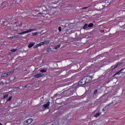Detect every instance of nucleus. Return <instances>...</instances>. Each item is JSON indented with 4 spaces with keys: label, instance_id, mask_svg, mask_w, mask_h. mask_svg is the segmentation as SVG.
<instances>
[{
    "label": "nucleus",
    "instance_id": "obj_11",
    "mask_svg": "<svg viewBox=\"0 0 125 125\" xmlns=\"http://www.w3.org/2000/svg\"><path fill=\"white\" fill-rule=\"evenodd\" d=\"M122 65V63L120 62L117 65H116L113 69V70H114V69H116V68H118V67H120Z\"/></svg>",
    "mask_w": 125,
    "mask_h": 125
},
{
    "label": "nucleus",
    "instance_id": "obj_3",
    "mask_svg": "<svg viewBox=\"0 0 125 125\" xmlns=\"http://www.w3.org/2000/svg\"><path fill=\"white\" fill-rule=\"evenodd\" d=\"M68 123H69V119L64 117L61 119L60 125H61V124H68Z\"/></svg>",
    "mask_w": 125,
    "mask_h": 125
},
{
    "label": "nucleus",
    "instance_id": "obj_7",
    "mask_svg": "<svg viewBox=\"0 0 125 125\" xmlns=\"http://www.w3.org/2000/svg\"><path fill=\"white\" fill-rule=\"evenodd\" d=\"M33 122V119H28L26 121V123L27 124V125H30V124H31V123Z\"/></svg>",
    "mask_w": 125,
    "mask_h": 125
},
{
    "label": "nucleus",
    "instance_id": "obj_9",
    "mask_svg": "<svg viewBox=\"0 0 125 125\" xmlns=\"http://www.w3.org/2000/svg\"><path fill=\"white\" fill-rule=\"evenodd\" d=\"M41 32H34L32 33V36H37V35H38V34H41Z\"/></svg>",
    "mask_w": 125,
    "mask_h": 125
},
{
    "label": "nucleus",
    "instance_id": "obj_6",
    "mask_svg": "<svg viewBox=\"0 0 125 125\" xmlns=\"http://www.w3.org/2000/svg\"><path fill=\"white\" fill-rule=\"evenodd\" d=\"M60 124V122H59V120L57 119L55 120L51 125H59Z\"/></svg>",
    "mask_w": 125,
    "mask_h": 125
},
{
    "label": "nucleus",
    "instance_id": "obj_13",
    "mask_svg": "<svg viewBox=\"0 0 125 125\" xmlns=\"http://www.w3.org/2000/svg\"><path fill=\"white\" fill-rule=\"evenodd\" d=\"M61 46V44L56 45V46L54 47V49H58V48H59Z\"/></svg>",
    "mask_w": 125,
    "mask_h": 125
},
{
    "label": "nucleus",
    "instance_id": "obj_31",
    "mask_svg": "<svg viewBox=\"0 0 125 125\" xmlns=\"http://www.w3.org/2000/svg\"><path fill=\"white\" fill-rule=\"evenodd\" d=\"M29 85H25V87L26 88V87H28V86Z\"/></svg>",
    "mask_w": 125,
    "mask_h": 125
},
{
    "label": "nucleus",
    "instance_id": "obj_33",
    "mask_svg": "<svg viewBox=\"0 0 125 125\" xmlns=\"http://www.w3.org/2000/svg\"><path fill=\"white\" fill-rule=\"evenodd\" d=\"M8 25H9V24H7V26H8Z\"/></svg>",
    "mask_w": 125,
    "mask_h": 125
},
{
    "label": "nucleus",
    "instance_id": "obj_30",
    "mask_svg": "<svg viewBox=\"0 0 125 125\" xmlns=\"http://www.w3.org/2000/svg\"><path fill=\"white\" fill-rule=\"evenodd\" d=\"M87 8H88V7H84L82 8V9H86Z\"/></svg>",
    "mask_w": 125,
    "mask_h": 125
},
{
    "label": "nucleus",
    "instance_id": "obj_10",
    "mask_svg": "<svg viewBox=\"0 0 125 125\" xmlns=\"http://www.w3.org/2000/svg\"><path fill=\"white\" fill-rule=\"evenodd\" d=\"M124 69H121L120 71L116 72L114 75V77H115V76H117V75H120V74H121V72H122V71H123Z\"/></svg>",
    "mask_w": 125,
    "mask_h": 125
},
{
    "label": "nucleus",
    "instance_id": "obj_1",
    "mask_svg": "<svg viewBox=\"0 0 125 125\" xmlns=\"http://www.w3.org/2000/svg\"><path fill=\"white\" fill-rule=\"evenodd\" d=\"M49 105H50V102H48L44 104L43 105L41 106L40 109V111H44V109H49Z\"/></svg>",
    "mask_w": 125,
    "mask_h": 125
},
{
    "label": "nucleus",
    "instance_id": "obj_26",
    "mask_svg": "<svg viewBox=\"0 0 125 125\" xmlns=\"http://www.w3.org/2000/svg\"><path fill=\"white\" fill-rule=\"evenodd\" d=\"M8 97V94H5L4 97L3 98H7Z\"/></svg>",
    "mask_w": 125,
    "mask_h": 125
},
{
    "label": "nucleus",
    "instance_id": "obj_19",
    "mask_svg": "<svg viewBox=\"0 0 125 125\" xmlns=\"http://www.w3.org/2000/svg\"><path fill=\"white\" fill-rule=\"evenodd\" d=\"M87 27H88V25H87V24H85L83 26V29H87Z\"/></svg>",
    "mask_w": 125,
    "mask_h": 125
},
{
    "label": "nucleus",
    "instance_id": "obj_17",
    "mask_svg": "<svg viewBox=\"0 0 125 125\" xmlns=\"http://www.w3.org/2000/svg\"><path fill=\"white\" fill-rule=\"evenodd\" d=\"M47 70L46 69H42L41 70H40L41 73H46Z\"/></svg>",
    "mask_w": 125,
    "mask_h": 125
},
{
    "label": "nucleus",
    "instance_id": "obj_28",
    "mask_svg": "<svg viewBox=\"0 0 125 125\" xmlns=\"http://www.w3.org/2000/svg\"><path fill=\"white\" fill-rule=\"evenodd\" d=\"M103 110V111H106V110H107V106H106L105 107H104Z\"/></svg>",
    "mask_w": 125,
    "mask_h": 125
},
{
    "label": "nucleus",
    "instance_id": "obj_8",
    "mask_svg": "<svg viewBox=\"0 0 125 125\" xmlns=\"http://www.w3.org/2000/svg\"><path fill=\"white\" fill-rule=\"evenodd\" d=\"M43 76V74H38L34 75L35 78H41V77H42Z\"/></svg>",
    "mask_w": 125,
    "mask_h": 125
},
{
    "label": "nucleus",
    "instance_id": "obj_36",
    "mask_svg": "<svg viewBox=\"0 0 125 125\" xmlns=\"http://www.w3.org/2000/svg\"><path fill=\"white\" fill-rule=\"evenodd\" d=\"M58 116H59V114L58 115H57V117Z\"/></svg>",
    "mask_w": 125,
    "mask_h": 125
},
{
    "label": "nucleus",
    "instance_id": "obj_12",
    "mask_svg": "<svg viewBox=\"0 0 125 125\" xmlns=\"http://www.w3.org/2000/svg\"><path fill=\"white\" fill-rule=\"evenodd\" d=\"M14 73V71H10L8 73H7L8 76H10L11 75H12V74H13Z\"/></svg>",
    "mask_w": 125,
    "mask_h": 125
},
{
    "label": "nucleus",
    "instance_id": "obj_5",
    "mask_svg": "<svg viewBox=\"0 0 125 125\" xmlns=\"http://www.w3.org/2000/svg\"><path fill=\"white\" fill-rule=\"evenodd\" d=\"M85 83H86V81H85L84 78H83L79 83V84H80V85H83V84H85Z\"/></svg>",
    "mask_w": 125,
    "mask_h": 125
},
{
    "label": "nucleus",
    "instance_id": "obj_2",
    "mask_svg": "<svg viewBox=\"0 0 125 125\" xmlns=\"http://www.w3.org/2000/svg\"><path fill=\"white\" fill-rule=\"evenodd\" d=\"M35 31H36V29L35 28H32V29H28L27 31H23L21 33H19V35H23L24 34H28V33H32V32H34Z\"/></svg>",
    "mask_w": 125,
    "mask_h": 125
},
{
    "label": "nucleus",
    "instance_id": "obj_15",
    "mask_svg": "<svg viewBox=\"0 0 125 125\" xmlns=\"http://www.w3.org/2000/svg\"><path fill=\"white\" fill-rule=\"evenodd\" d=\"M12 100V96L10 97L7 100L6 102H9Z\"/></svg>",
    "mask_w": 125,
    "mask_h": 125
},
{
    "label": "nucleus",
    "instance_id": "obj_27",
    "mask_svg": "<svg viewBox=\"0 0 125 125\" xmlns=\"http://www.w3.org/2000/svg\"><path fill=\"white\" fill-rule=\"evenodd\" d=\"M58 30H59V32H61L62 28H61V26L59 27Z\"/></svg>",
    "mask_w": 125,
    "mask_h": 125
},
{
    "label": "nucleus",
    "instance_id": "obj_25",
    "mask_svg": "<svg viewBox=\"0 0 125 125\" xmlns=\"http://www.w3.org/2000/svg\"><path fill=\"white\" fill-rule=\"evenodd\" d=\"M39 44H38L37 45H36L35 46H34L33 47V48H38V47H39Z\"/></svg>",
    "mask_w": 125,
    "mask_h": 125
},
{
    "label": "nucleus",
    "instance_id": "obj_23",
    "mask_svg": "<svg viewBox=\"0 0 125 125\" xmlns=\"http://www.w3.org/2000/svg\"><path fill=\"white\" fill-rule=\"evenodd\" d=\"M19 37V36L16 35L15 36H13V37H10V39H14V38H18Z\"/></svg>",
    "mask_w": 125,
    "mask_h": 125
},
{
    "label": "nucleus",
    "instance_id": "obj_20",
    "mask_svg": "<svg viewBox=\"0 0 125 125\" xmlns=\"http://www.w3.org/2000/svg\"><path fill=\"white\" fill-rule=\"evenodd\" d=\"M34 45H35V44H33V43L30 44L28 45V47H29V48H31V47H33V46H34Z\"/></svg>",
    "mask_w": 125,
    "mask_h": 125
},
{
    "label": "nucleus",
    "instance_id": "obj_21",
    "mask_svg": "<svg viewBox=\"0 0 125 125\" xmlns=\"http://www.w3.org/2000/svg\"><path fill=\"white\" fill-rule=\"evenodd\" d=\"M43 44H44V43L43 42H41L40 43L38 44L39 46H42V45H43Z\"/></svg>",
    "mask_w": 125,
    "mask_h": 125
},
{
    "label": "nucleus",
    "instance_id": "obj_24",
    "mask_svg": "<svg viewBox=\"0 0 125 125\" xmlns=\"http://www.w3.org/2000/svg\"><path fill=\"white\" fill-rule=\"evenodd\" d=\"M100 115V113H97L95 115L94 117H95L96 118H97V117H99V116Z\"/></svg>",
    "mask_w": 125,
    "mask_h": 125
},
{
    "label": "nucleus",
    "instance_id": "obj_14",
    "mask_svg": "<svg viewBox=\"0 0 125 125\" xmlns=\"http://www.w3.org/2000/svg\"><path fill=\"white\" fill-rule=\"evenodd\" d=\"M7 76H8V75H7V73H3V74H2L1 75V77H5V78H6V77H7Z\"/></svg>",
    "mask_w": 125,
    "mask_h": 125
},
{
    "label": "nucleus",
    "instance_id": "obj_22",
    "mask_svg": "<svg viewBox=\"0 0 125 125\" xmlns=\"http://www.w3.org/2000/svg\"><path fill=\"white\" fill-rule=\"evenodd\" d=\"M12 52H16L17 51V49H13L11 50Z\"/></svg>",
    "mask_w": 125,
    "mask_h": 125
},
{
    "label": "nucleus",
    "instance_id": "obj_34",
    "mask_svg": "<svg viewBox=\"0 0 125 125\" xmlns=\"http://www.w3.org/2000/svg\"><path fill=\"white\" fill-rule=\"evenodd\" d=\"M57 114H59V112H57Z\"/></svg>",
    "mask_w": 125,
    "mask_h": 125
},
{
    "label": "nucleus",
    "instance_id": "obj_4",
    "mask_svg": "<svg viewBox=\"0 0 125 125\" xmlns=\"http://www.w3.org/2000/svg\"><path fill=\"white\" fill-rule=\"evenodd\" d=\"M84 80H85L86 83H90V82L92 81V77L90 76L85 77H84Z\"/></svg>",
    "mask_w": 125,
    "mask_h": 125
},
{
    "label": "nucleus",
    "instance_id": "obj_35",
    "mask_svg": "<svg viewBox=\"0 0 125 125\" xmlns=\"http://www.w3.org/2000/svg\"><path fill=\"white\" fill-rule=\"evenodd\" d=\"M0 125H1V123H0Z\"/></svg>",
    "mask_w": 125,
    "mask_h": 125
},
{
    "label": "nucleus",
    "instance_id": "obj_16",
    "mask_svg": "<svg viewBox=\"0 0 125 125\" xmlns=\"http://www.w3.org/2000/svg\"><path fill=\"white\" fill-rule=\"evenodd\" d=\"M50 42V41L49 40H47V41H44V42H43L44 43V44H45L46 43H49Z\"/></svg>",
    "mask_w": 125,
    "mask_h": 125
},
{
    "label": "nucleus",
    "instance_id": "obj_29",
    "mask_svg": "<svg viewBox=\"0 0 125 125\" xmlns=\"http://www.w3.org/2000/svg\"><path fill=\"white\" fill-rule=\"evenodd\" d=\"M96 93H97V90H95L94 91V94H96Z\"/></svg>",
    "mask_w": 125,
    "mask_h": 125
},
{
    "label": "nucleus",
    "instance_id": "obj_18",
    "mask_svg": "<svg viewBox=\"0 0 125 125\" xmlns=\"http://www.w3.org/2000/svg\"><path fill=\"white\" fill-rule=\"evenodd\" d=\"M94 24H93V23H91L89 24V25H88V27L89 28H92V27L93 26H94Z\"/></svg>",
    "mask_w": 125,
    "mask_h": 125
},
{
    "label": "nucleus",
    "instance_id": "obj_32",
    "mask_svg": "<svg viewBox=\"0 0 125 125\" xmlns=\"http://www.w3.org/2000/svg\"><path fill=\"white\" fill-rule=\"evenodd\" d=\"M64 93H66V91H65L64 92Z\"/></svg>",
    "mask_w": 125,
    "mask_h": 125
}]
</instances>
